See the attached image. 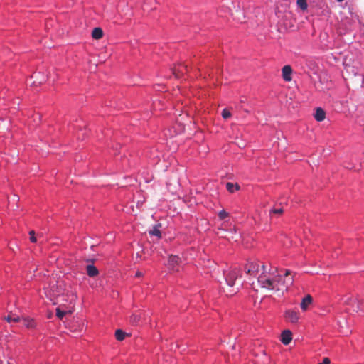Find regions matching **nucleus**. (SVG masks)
<instances>
[{"label":"nucleus","instance_id":"f257e3e1","mask_svg":"<svg viewBox=\"0 0 364 364\" xmlns=\"http://www.w3.org/2000/svg\"><path fill=\"white\" fill-rule=\"evenodd\" d=\"M245 272L250 276H257L259 284L278 296L282 295L293 284L294 278L289 270H286L284 275L280 274L273 267L267 268L262 263L255 261L248 262L245 267Z\"/></svg>","mask_w":364,"mask_h":364},{"label":"nucleus","instance_id":"f03ea898","mask_svg":"<svg viewBox=\"0 0 364 364\" xmlns=\"http://www.w3.org/2000/svg\"><path fill=\"white\" fill-rule=\"evenodd\" d=\"M45 293L50 300L61 296L63 300L70 304L74 303L77 298L76 291L70 286L67 287L62 281H58L55 284H50L49 287L45 289Z\"/></svg>","mask_w":364,"mask_h":364},{"label":"nucleus","instance_id":"7ed1b4c3","mask_svg":"<svg viewBox=\"0 0 364 364\" xmlns=\"http://www.w3.org/2000/svg\"><path fill=\"white\" fill-rule=\"evenodd\" d=\"M225 282L228 287V289H225L223 287L224 292L227 296H231L239 289L241 285V282H237V280L241 277V272L237 268H232L228 272H224Z\"/></svg>","mask_w":364,"mask_h":364},{"label":"nucleus","instance_id":"20e7f679","mask_svg":"<svg viewBox=\"0 0 364 364\" xmlns=\"http://www.w3.org/2000/svg\"><path fill=\"white\" fill-rule=\"evenodd\" d=\"M285 319L291 323H297L300 319V314L296 309H287L284 312Z\"/></svg>","mask_w":364,"mask_h":364},{"label":"nucleus","instance_id":"39448f33","mask_svg":"<svg viewBox=\"0 0 364 364\" xmlns=\"http://www.w3.org/2000/svg\"><path fill=\"white\" fill-rule=\"evenodd\" d=\"M181 262V260L178 256L171 255L168 257L167 266L172 271H178Z\"/></svg>","mask_w":364,"mask_h":364},{"label":"nucleus","instance_id":"423d86ee","mask_svg":"<svg viewBox=\"0 0 364 364\" xmlns=\"http://www.w3.org/2000/svg\"><path fill=\"white\" fill-rule=\"evenodd\" d=\"M343 166L349 170L358 171L361 168L360 161H344Z\"/></svg>","mask_w":364,"mask_h":364},{"label":"nucleus","instance_id":"0eeeda50","mask_svg":"<svg viewBox=\"0 0 364 364\" xmlns=\"http://www.w3.org/2000/svg\"><path fill=\"white\" fill-rule=\"evenodd\" d=\"M312 302H313V298L311 295L308 294L306 296H304L302 299L301 302L300 304V307H301V310L304 311H306V310H308L309 306L311 305Z\"/></svg>","mask_w":364,"mask_h":364},{"label":"nucleus","instance_id":"6e6552de","mask_svg":"<svg viewBox=\"0 0 364 364\" xmlns=\"http://www.w3.org/2000/svg\"><path fill=\"white\" fill-rule=\"evenodd\" d=\"M292 69L290 65H284L282 68V77L286 82L291 80Z\"/></svg>","mask_w":364,"mask_h":364},{"label":"nucleus","instance_id":"1a4fd4ad","mask_svg":"<svg viewBox=\"0 0 364 364\" xmlns=\"http://www.w3.org/2000/svg\"><path fill=\"white\" fill-rule=\"evenodd\" d=\"M188 71L187 65H179L178 67H175L173 69V73L176 76V77H180L181 75L184 74V73Z\"/></svg>","mask_w":364,"mask_h":364},{"label":"nucleus","instance_id":"9d476101","mask_svg":"<svg viewBox=\"0 0 364 364\" xmlns=\"http://www.w3.org/2000/svg\"><path fill=\"white\" fill-rule=\"evenodd\" d=\"M292 339L291 332L289 330H285L281 335V341L284 345H288Z\"/></svg>","mask_w":364,"mask_h":364},{"label":"nucleus","instance_id":"9b49d317","mask_svg":"<svg viewBox=\"0 0 364 364\" xmlns=\"http://www.w3.org/2000/svg\"><path fill=\"white\" fill-rule=\"evenodd\" d=\"M20 323L28 328H34L36 327L35 321L30 318H21Z\"/></svg>","mask_w":364,"mask_h":364},{"label":"nucleus","instance_id":"f8f14e48","mask_svg":"<svg viewBox=\"0 0 364 364\" xmlns=\"http://www.w3.org/2000/svg\"><path fill=\"white\" fill-rule=\"evenodd\" d=\"M325 117H326L325 111L321 107L316 108V113L314 114V118L316 119V120L318 122H322L324 120Z\"/></svg>","mask_w":364,"mask_h":364},{"label":"nucleus","instance_id":"ddd939ff","mask_svg":"<svg viewBox=\"0 0 364 364\" xmlns=\"http://www.w3.org/2000/svg\"><path fill=\"white\" fill-rule=\"evenodd\" d=\"M86 269L87 275L91 277L97 276L99 273L98 269L92 264L87 265Z\"/></svg>","mask_w":364,"mask_h":364},{"label":"nucleus","instance_id":"4468645a","mask_svg":"<svg viewBox=\"0 0 364 364\" xmlns=\"http://www.w3.org/2000/svg\"><path fill=\"white\" fill-rule=\"evenodd\" d=\"M103 36V31L100 27L95 28L92 32V37L94 39L99 40Z\"/></svg>","mask_w":364,"mask_h":364},{"label":"nucleus","instance_id":"2eb2a0df","mask_svg":"<svg viewBox=\"0 0 364 364\" xmlns=\"http://www.w3.org/2000/svg\"><path fill=\"white\" fill-rule=\"evenodd\" d=\"M141 320V313L132 314L130 317V322L133 325L139 324Z\"/></svg>","mask_w":364,"mask_h":364},{"label":"nucleus","instance_id":"dca6fc26","mask_svg":"<svg viewBox=\"0 0 364 364\" xmlns=\"http://www.w3.org/2000/svg\"><path fill=\"white\" fill-rule=\"evenodd\" d=\"M6 321L9 323L11 322H20L21 320V318L18 316H16V314H9L6 317Z\"/></svg>","mask_w":364,"mask_h":364},{"label":"nucleus","instance_id":"f3484780","mask_svg":"<svg viewBox=\"0 0 364 364\" xmlns=\"http://www.w3.org/2000/svg\"><path fill=\"white\" fill-rule=\"evenodd\" d=\"M239 186L237 184H233L232 183H226V188L228 189V191L230 193H234L235 191L236 190H238L239 189Z\"/></svg>","mask_w":364,"mask_h":364},{"label":"nucleus","instance_id":"a211bd4d","mask_svg":"<svg viewBox=\"0 0 364 364\" xmlns=\"http://www.w3.org/2000/svg\"><path fill=\"white\" fill-rule=\"evenodd\" d=\"M125 335L126 333L120 329L117 330L115 332V337L117 340L119 341H123L124 339Z\"/></svg>","mask_w":364,"mask_h":364},{"label":"nucleus","instance_id":"6ab92c4d","mask_svg":"<svg viewBox=\"0 0 364 364\" xmlns=\"http://www.w3.org/2000/svg\"><path fill=\"white\" fill-rule=\"evenodd\" d=\"M296 4L303 11L306 10L308 7L306 0H297Z\"/></svg>","mask_w":364,"mask_h":364},{"label":"nucleus","instance_id":"aec40b11","mask_svg":"<svg viewBox=\"0 0 364 364\" xmlns=\"http://www.w3.org/2000/svg\"><path fill=\"white\" fill-rule=\"evenodd\" d=\"M218 216L220 220H223L229 216V213L226 212L225 210H222L218 212Z\"/></svg>","mask_w":364,"mask_h":364},{"label":"nucleus","instance_id":"412c9836","mask_svg":"<svg viewBox=\"0 0 364 364\" xmlns=\"http://www.w3.org/2000/svg\"><path fill=\"white\" fill-rule=\"evenodd\" d=\"M283 212L284 209L282 208H274L270 210V215H281Z\"/></svg>","mask_w":364,"mask_h":364},{"label":"nucleus","instance_id":"4be33fe9","mask_svg":"<svg viewBox=\"0 0 364 364\" xmlns=\"http://www.w3.org/2000/svg\"><path fill=\"white\" fill-rule=\"evenodd\" d=\"M149 234L151 235H154V236H156L157 237H161V232L159 230V229L156 227H154L153 228V230H151L150 232H149Z\"/></svg>","mask_w":364,"mask_h":364},{"label":"nucleus","instance_id":"5701e85b","mask_svg":"<svg viewBox=\"0 0 364 364\" xmlns=\"http://www.w3.org/2000/svg\"><path fill=\"white\" fill-rule=\"evenodd\" d=\"M231 113L230 112L228 109H224L223 111H222V117L225 119H227L228 118H230L231 117Z\"/></svg>","mask_w":364,"mask_h":364},{"label":"nucleus","instance_id":"b1692460","mask_svg":"<svg viewBox=\"0 0 364 364\" xmlns=\"http://www.w3.org/2000/svg\"><path fill=\"white\" fill-rule=\"evenodd\" d=\"M65 312L64 311H62L60 310V309H57L56 310V316L59 318H63V317L65 316Z\"/></svg>","mask_w":364,"mask_h":364},{"label":"nucleus","instance_id":"393cba45","mask_svg":"<svg viewBox=\"0 0 364 364\" xmlns=\"http://www.w3.org/2000/svg\"><path fill=\"white\" fill-rule=\"evenodd\" d=\"M30 240L31 242H36L37 241L36 237L35 236V232L33 230L30 231Z\"/></svg>","mask_w":364,"mask_h":364},{"label":"nucleus","instance_id":"a878e982","mask_svg":"<svg viewBox=\"0 0 364 364\" xmlns=\"http://www.w3.org/2000/svg\"><path fill=\"white\" fill-rule=\"evenodd\" d=\"M330 363V360L329 358H325L323 360V362L319 363V364H329Z\"/></svg>","mask_w":364,"mask_h":364},{"label":"nucleus","instance_id":"bb28decb","mask_svg":"<svg viewBox=\"0 0 364 364\" xmlns=\"http://www.w3.org/2000/svg\"><path fill=\"white\" fill-rule=\"evenodd\" d=\"M227 223H228V222H224V223L222 224V225H223L224 228H225V227H226V224H227Z\"/></svg>","mask_w":364,"mask_h":364},{"label":"nucleus","instance_id":"cd10ccee","mask_svg":"<svg viewBox=\"0 0 364 364\" xmlns=\"http://www.w3.org/2000/svg\"><path fill=\"white\" fill-rule=\"evenodd\" d=\"M136 275V277H140L141 275V272H137Z\"/></svg>","mask_w":364,"mask_h":364},{"label":"nucleus","instance_id":"c85d7f7f","mask_svg":"<svg viewBox=\"0 0 364 364\" xmlns=\"http://www.w3.org/2000/svg\"><path fill=\"white\" fill-rule=\"evenodd\" d=\"M234 232L235 233H236V230L235 228H234L232 230H231V232Z\"/></svg>","mask_w":364,"mask_h":364},{"label":"nucleus","instance_id":"c756f323","mask_svg":"<svg viewBox=\"0 0 364 364\" xmlns=\"http://www.w3.org/2000/svg\"><path fill=\"white\" fill-rule=\"evenodd\" d=\"M338 1L341 2V1H343V0H337Z\"/></svg>","mask_w":364,"mask_h":364}]
</instances>
